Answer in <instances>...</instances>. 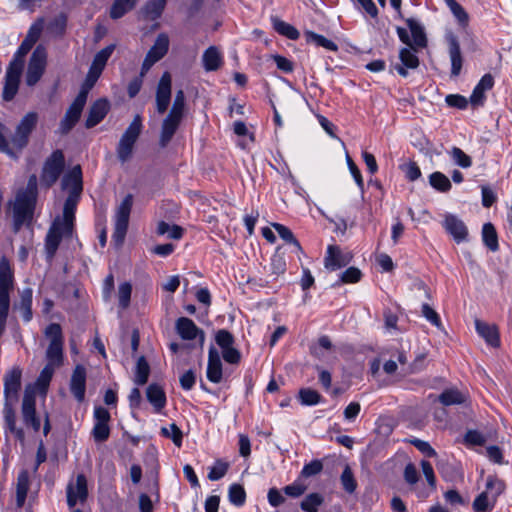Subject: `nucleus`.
Listing matches in <instances>:
<instances>
[{
	"label": "nucleus",
	"mask_w": 512,
	"mask_h": 512,
	"mask_svg": "<svg viewBox=\"0 0 512 512\" xmlns=\"http://www.w3.org/2000/svg\"><path fill=\"white\" fill-rule=\"evenodd\" d=\"M55 368L56 367H53L52 365L46 364L45 367L40 372V375L36 380V387L38 388L40 393L46 394L47 388L50 384Z\"/></svg>",
	"instance_id": "45"
},
{
	"label": "nucleus",
	"mask_w": 512,
	"mask_h": 512,
	"mask_svg": "<svg viewBox=\"0 0 512 512\" xmlns=\"http://www.w3.org/2000/svg\"><path fill=\"white\" fill-rule=\"evenodd\" d=\"M416 48L409 46V48L401 49L399 58L406 68L415 69L419 66V59L415 54Z\"/></svg>",
	"instance_id": "46"
},
{
	"label": "nucleus",
	"mask_w": 512,
	"mask_h": 512,
	"mask_svg": "<svg viewBox=\"0 0 512 512\" xmlns=\"http://www.w3.org/2000/svg\"><path fill=\"white\" fill-rule=\"evenodd\" d=\"M494 85V79L491 74H485L476 87L474 88L471 96L470 102L473 106L483 105L485 100V92L492 89Z\"/></svg>",
	"instance_id": "27"
},
{
	"label": "nucleus",
	"mask_w": 512,
	"mask_h": 512,
	"mask_svg": "<svg viewBox=\"0 0 512 512\" xmlns=\"http://www.w3.org/2000/svg\"><path fill=\"white\" fill-rule=\"evenodd\" d=\"M64 188L69 189V193L81 194L82 185V171L79 165L74 166L62 179Z\"/></svg>",
	"instance_id": "28"
},
{
	"label": "nucleus",
	"mask_w": 512,
	"mask_h": 512,
	"mask_svg": "<svg viewBox=\"0 0 512 512\" xmlns=\"http://www.w3.org/2000/svg\"><path fill=\"white\" fill-rule=\"evenodd\" d=\"M274 29L279 34H281L291 40L298 39V37L300 35L298 30L294 26L290 25L287 22L279 20V19L274 20Z\"/></svg>",
	"instance_id": "49"
},
{
	"label": "nucleus",
	"mask_w": 512,
	"mask_h": 512,
	"mask_svg": "<svg viewBox=\"0 0 512 512\" xmlns=\"http://www.w3.org/2000/svg\"><path fill=\"white\" fill-rule=\"evenodd\" d=\"M146 396L156 412L161 411L165 407L166 395L161 386L150 384L146 390Z\"/></svg>",
	"instance_id": "32"
},
{
	"label": "nucleus",
	"mask_w": 512,
	"mask_h": 512,
	"mask_svg": "<svg viewBox=\"0 0 512 512\" xmlns=\"http://www.w3.org/2000/svg\"><path fill=\"white\" fill-rule=\"evenodd\" d=\"M29 487V473L27 470H22L18 474L16 485V504L18 507H22L24 505Z\"/></svg>",
	"instance_id": "33"
},
{
	"label": "nucleus",
	"mask_w": 512,
	"mask_h": 512,
	"mask_svg": "<svg viewBox=\"0 0 512 512\" xmlns=\"http://www.w3.org/2000/svg\"><path fill=\"white\" fill-rule=\"evenodd\" d=\"M37 122L38 114L36 112H29L21 119L11 139L13 147L18 151L22 150L27 145L29 135L35 128Z\"/></svg>",
	"instance_id": "8"
},
{
	"label": "nucleus",
	"mask_w": 512,
	"mask_h": 512,
	"mask_svg": "<svg viewBox=\"0 0 512 512\" xmlns=\"http://www.w3.org/2000/svg\"><path fill=\"white\" fill-rule=\"evenodd\" d=\"M72 233L73 230L65 232L64 225L61 223L60 218L54 220L45 239V249L49 260L54 257L61 239L64 237H71Z\"/></svg>",
	"instance_id": "11"
},
{
	"label": "nucleus",
	"mask_w": 512,
	"mask_h": 512,
	"mask_svg": "<svg viewBox=\"0 0 512 512\" xmlns=\"http://www.w3.org/2000/svg\"><path fill=\"white\" fill-rule=\"evenodd\" d=\"M63 345L64 343H49L46 351L48 365L59 367L63 363Z\"/></svg>",
	"instance_id": "36"
},
{
	"label": "nucleus",
	"mask_w": 512,
	"mask_h": 512,
	"mask_svg": "<svg viewBox=\"0 0 512 512\" xmlns=\"http://www.w3.org/2000/svg\"><path fill=\"white\" fill-rule=\"evenodd\" d=\"M132 205L133 197L128 194L116 209L115 227L112 238L117 246L122 245L125 239Z\"/></svg>",
	"instance_id": "5"
},
{
	"label": "nucleus",
	"mask_w": 512,
	"mask_h": 512,
	"mask_svg": "<svg viewBox=\"0 0 512 512\" xmlns=\"http://www.w3.org/2000/svg\"><path fill=\"white\" fill-rule=\"evenodd\" d=\"M482 238L484 244L493 252L499 248L498 237L495 227L491 223H485L482 228Z\"/></svg>",
	"instance_id": "39"
},
{
	"label": "nucleus",
	"mask_w": 512,
	"mask_h": 512,
	"mask_svg": "<svg viewBox=\"0 0 512 512\" xmlns=\"http://www.w3.org/2000/svg\"><path fill=\"white\" fill-rule=\"evenodd\" d=\"M443 226L457 243L463 242L467 239L468 229L465 223L457 216L453 214H446Z\"/></svg>",
	"instance_id": "18"
},
{
	"label": "nucleus",
	"mask_w": 512,
	"mask_h": 512,
	"mask_svg": "<svg viewBox=\"0 0 512 512\" xmlns=\"http://www.w3.org/2000/svg\"><path fill=\"white\" fill-rule=\"evenodd\" d=\"M446 39L451 61V75L456 77L460 74L463 63L460 44L457 37L452 33L448 34Z\"/></svg>",
	"instance_id": "20"
},
{
	"label": "nucleus",
	"mask_w": 512,
	"mask_h": 512,
	"mask_svg": "<svg viewBox=\"0 0 512 512\" xmlns=\"http://www.w3.org/2000/svg\"><path fill=\"white\" fill-rule=\"evenodd\" d=\"M138 0H115L110 9V17L112 19H119L127 12L131 11Z\"/></svg>",
	"instance_id": "37"
},
{
	"label": "nucleus",
	"mask_w": 512,
	"mask_h": 512,
	"mask_svg": "<svg viewBox=\"0 0 512 512\" xmlns=\"http://www.w3.org/2000/svg\"><path fill=\"white\" fill-rule=\"evenodd\" d=\"M15 402H4V408H3V417L5 422L6 429L15 437L23 441L25 438V434L22 428H19L16 426V415L13 409V404Z\"/></svg>",
	"instance_id": "26"
},
{
	"label": "nucleus",
	"mask_w": 512,
	"mask_h": 512,
	"mask_svg": "<svg viewBox=\"0 0 512 512\" xmlns=\"http://www.w3.org/2000/svg\"><path fill=\"white\" fill-rule=\"evenodd\" d=\"M64 168V155L62 151L56 150L51 156L46 160L43 172H42V181L47 185H53Z\"/></svg>",
	"instance_id": "10"
},
{
	"label": "nucleus",
	"mask_w": 512,
	"mask_h": 512,
	"mask_svg": "<svg viewBox=\"0 0 512 512\" xmlns=\"http://www.w3.org/2000/svg\"><path fill=\"white\" fill-rule=\"evenodd\" d=\"M465 400V394L457 389H447L443 391L439 396V401L445 406L461 404L464 403Z\"/></svg>",
	"instance_id": "40"
},
{
	"label": "nucleus",
	"mask_w": 512,
	"mask_h": 512,
	"mask_svg": "<svg viewBox=\"0 0 512 512\" xmlns=\"http://www.w3.org/2000/svg\"><path fill=\"white\" fill-rule=\"evenodd\" d=\"M185 95L182 90L177 91L168 115L163 119L159 137V145L165 148L172 140L184 117Z\"/></svg>",
	"instance_id": "1"
},
{
	"label": "nucleus",
	"mask_w": 512,
	"mask_h": 512,
	"mask_svg": "<svg viewBox=\"0 0 512 512\" xmlns=\"http://www.w3.org/2000/svg\"><path fill=\"white\" fill-rule=\"evenodd\" d=\"M44 335L49 339V343H64L62 328L57 323L49 324L44 331Z\"/></svg>",
	"instance_id": "54"
},
{
	"label": "nucleus",
	"mask_w": 512,
	"mask_h": 512,
	"mask_svg": "<svg viewBox=\"0 0 512 512\" xmlns=\"http://www.w3.org/2000/svg\"><path fill=\"white\" fill-rule=\"evenodd\" d=\"M449 154L454 163L462 168H469L472 165L471 157L458 147H453Z\"/></svg>",
	"instance_id": "51"
},
{
	"label": "nucleus",
	"mask_w": 512,
	"mask_h": 512,
	"mask_svg": "<svg viewBox=\"0 0 512 512\" xmlns=\"http://www.w3.org/2000/svg\"><path fill=\"white\" fill-rule=\"evenodd\" d=\"M109 103L106 99H99L90 107L88 117L85 122L87 128H92L99 124L109 111Z\"/></svg>",
	"instance_id": "23"
},
{
	"label": "nucleus",
	"mask_w": 512,
	"mask_h": 512,
	"mask_svg": "<svg viewBox=\"0 0 512 512\" xmlns=\"http://www.w3.org/2000/svg\"><path fill=\"white\" fill-rule=\"evenodd\" d=\"M172 78L169 72H164L159 80L156 91V109L159 114L166 112L171 101Z\"/></svg>",
	"instance_id": "16"
},
{
	"label": "nucleus",
	"mask_w": 512,
	"mask_h": 512,
	"mask_svg": "<svg viewBox=\"0 0 512 512\" xmlns=\"http://www.w3.org/2000/svg\"><path fill=\"white\" fill-rule=\"evenodd\" d=\"M87 480L83 474L76 477L75 483H69L67 486V504L70 508L78 502H84L87 498Z\"/></svg>",
	"instance_id": "17"
},
{
	"label": "nucleus",
	"mask_w": 512,
	"mask_h": 512,
	"mask_svg": "<svg viewBox=\"0 0 512 512\" xmlns=\"http://www.w3.org/2000/svg\"><path fill=\"white\" fill-rule=\"evenodd\" d=\"M429 183L434 189L440 192H448L452 187L449 178L441 172L432 173L429 176Z\"/></svg>",
	"instance_id": "44"
},
{
	"label": "nucleus",
	"mask_w": 512,
	"mask_h": 512,
	"mask_svg": "<svg viewBox=\"0 0 512 512\" xmlns=\"http://www.w3.org/2000/svg\"><path fill=\"white\" fill-rule=\"evenodd\" d=\"M446 4L450 8L454 17L458 20V22L461 25H466L468 22V14L464 10V8L455 0H450L446 2Z\"/></svg>",
	"instance_id": "60"
},
{
	"label": "nucleus",
	"mask_w": 512,
	"mask_h": 512,
	"mask_svg": "<svg viewBox=\"0 0 512 512\" xmlns=\"http://www.w3.org/2000/svg\"><path fill=\"white\" fill-rule=\"evenodd\" d=\"M22 370L15 366L4 375V399L6 402H17L21 388Z\"/></svg>",
	"instance_id": "14"
},
{
	"label": "nucleus",
	"mask_w": 512,
	"mask_h": 512,
	"mask_svg": "<svg viewBox=\"0 0 512 512\" xmlns=\"http://www.w3.org/2000/svg\"><path fill=\"white\" fill-rule=\"evenodd\" d=\"M324 497L320 493H310L301 502L300 507L305 512H318Z\"/></svg>",
	"instance_id": "42"
},
{
	"label": "nucleus",
	"mask_w": 512,
	"mask_h": 512,
	"mask_svg": "<svg viewBox=\"0 0 512 512\" xmlns=\"http://www.w3.org/2000/svg\"><path fill=\"white\" fill-rule=\"evenodd\" d=\"M273 228L276 230V232L278 233V235L287 243H290V244H293L297 249H301V246L299 244V242L297 241V239L294 237L292 231L282 225V224H279V223H273L272 224Z\"/></svg>",
	"instance_id": "56"
},
{
	"label": "nucleus",
	"mask_w": 512,
	"mask_h": 512,
	"mask_svg": "<svg viewBox=\"0 0 512 512\" xmlns=\"http://www.w3.org/2000/svg\"><path fill=\"white\" fill-rule=\"evenodd\" d=\"M67 18L61 14L55 17L47 26V30L54 35H62L65 31Z\"/></svg>",
	"instance_id": "59"
},
{
	"label": "nucleus",
	"mask_w": 512,
	"mask_h": 512,
	"mask_svg": "<svg viewBox=\"0 0 512 512\" xmlns=\"http://www.w3.org/2000/svg\"><path fill=\"white\" fill-rule=\"evenodd\" d=\"M157 234H167L171 239H180L183 235V229L178 225H170L167 222L161 221L157 225Z\"/></svg>",
	"instance_id": "47"
},
{
	"label": "nucleus",
	"mask_w": 512,
	"mask_h": 512,
	"mask_svg": "<svg viewBox=\"0 0 512 512\" xmlns=\"http://www.w3.org/2000/svg\"><path fill=\"white\" fill-rule=\"evenodd\" d=\"M166 6V0H150L142 8V14L147 20L158 19Z\"/></svg>",
	"instance_id": "35"
},
{
	"label": "nucleus",
	"mask_w": 512,
	"mask_h": 512,
	"mask_svg": "<svg viewBox=\"0 0 512 512\" xmlns=\"http://www.w3.org/2000/svg\"><path fill=\"white\" fill-rule=\"evenodd\" d=\"M132 286L129 282H123L118 287V301L122 309L128 308L130 304Z\"/></svg>",
	"instance_id": "55"
},
{
	"label": "nucleus",
	"mask_w": 512,
	"mask_h": 512,
	"mask_svg": "<svg viewBox=\"0 0 512 512\" xmlns=\"http://www.w3.org/2000/svg\"><path fill=\"white\" fill-rule=\"evenodd\" d=\"M307 488V485H305L301 477H299L292 484L285 486L283 491L289 497L298 498L306 492Z\"/></svg>",
	"instance_id": "53"
},
{
	"label": "nucleus",
	"mask_w": 512,
	"mask_h": 512,
	"mask_svg": "<svg viewBox=\"0 0 512 512\" xmlns=\"http://www.w3.org/2000/svg\"><path fill=\"white\" fill-rule=\"evenodd\" d=\"M47 61L46 49L39 45L33 51L26 73V83L28 86H34L42 77Z\"/></svg>",
	"instance_id": "6"
},
{
	"label": "nucleus",
	"mask_w": 512,
	"mask_h": 512,
	"mask_svg": "<svg viewBox=\"0 0 512 512\" xmlns=\"http://www.w3.org/2000/svg\"><path fill=\"white\" fill-rule=\"evenodd\" d=\"M169 37L165 33H160L153 46L149 49L141 66V77H144L151 67L160 61L168 52Z\"/></svg>",
	"instance_id": "7"
},
{
	"label": "nucleus",
	"mask_w": 512,
	"mask_h": 512,
	"mask_svg": "<svg viewBox=\"0 0 512 512\" xmlns=\"http://www.w3.org/2000/svg\"><path fill=\"white\" fill-rule=\"evenodd\" d=\"M22 420L26 427L31 428L34 432L40 430V419L36 414L35 396L28 390L25 391L21 405Z\"/></svg>",
	"instance_id": "13"
},
{
	"label": "nucleus",
	"mask_w": 512,
	"mask_h": 512,
	"mask_svg": "<svg viewBox=\"0 0 512 512\" xmlns=\"http://www.w3.org/2000/svg\"><path fill=\"white\" fill-rule=\"evenodd\" d=\"M142 118L136 115L125 132L122 134L116 148L117 157L120 162H127L133 154L134 145L142 132Z\"/></svg>",
	"instance_id": "4"
},
{
	"label": "nucleus",
	"mask_w": 512,
	"mask_h": 512,
	"mask_svg": "<svg viewBox=\"0 0 512 512\" xmlns=\"http://www.w3.org/2000/svg\"><path fill=\"white\" fill-rule=\"evenodd\" d=\"M361 278V271L358 268L350 267L341 273L340 280L334 285H339L342 283H356Z\"/></svg>",
	"instance_id": "62"
},
{
	"label": "nucleus",
	"mask_w": 512,
	"mask_h": 512,
	"mask_svg": "<svg viewBox=\"0 0 512 512\" xmlns=\"http://www.w3.org/2000/svg\"><path fill=\"white\" fill-rule=\"evenodd\" d=\"M176 331L184 340H194L199 334L204 339L203 332L196 326L193 320L187 317H180L176 321Z\"/></svg>",
	"instance_id": "25"
},
{
	"label": "nucleus",
	"mask_w": 512,
	"mask_h": 512,
	"mask_svg": "<svg viewBox=\"0 0 512 512\" xmlns=\"http://www.w3.org/2000/svg\"><path fill=\"white\" fill-rule=\"evenodd\" d=\"M486 442V437L477 430H468L464 436V443L468 446H482Z\"/></svg>",
	"instance_id": "61"
},
{
	"label": "nucleus",
	"mask_w": 512,
	"mask_h": 512,
	"mask_svg": "<svg viewBox=\"0 0 512 512\" xmlns=\"http://www.w3.org/2000/svg\"><path fill=\"white\" fill-rule=\"evenodd\" d=\"M110 428L108 424L95 423L92 429V436L96 442H104L109 438Z\"/></svg>",
	"instance_id": "64"
},
{
	"label": "nucleus",
	"mask_w": 512,
	"mask_h": 512,
	"mask_svg": "<svg viewBox=\"0 0 512 512\" xmlns=\"http://www.w3.org/2000/svg\"><path fill=\"white\" fill-rule=\"evenodd\" d=\"M114 50H115V44H110V45L106 46L105 48L101 49L94 56V59L92 61L90 68L102 73V71L104 70V68L106 66L108 59L111 57Z\"/></svg>",
	"instance_id": "38"
},
{
	"label": "nucleus",
	"mask_w": 512,
	"mask_h": 512,
	"mask_svg": "<svg viewBox=\"0 0 512 512\" xmlns=\"http://www.w3.org/2000/svg\"><path fill=\"white\" fill-rule=\"evenodd\" d=\"M299 398L303 405L312 406L321 401V395L313 389L303 388L299 391Z\"/></svg>",
	"instance_id": "52"
},
{
	"label": "nucleus",
	"mask_w": 512,
	"mask_h": 512,
	"mask_svg": "<svg viewBox=\"0 0 512 512\" xmlns=\"http://www.w3.org/2000/svg\"><path fill=\"white\" fill-rule=\"evenodd\" d=\"M70 391L77 401L82 402L86 391V369L82 365H76L70 380Z\"/></svg>",
	"instance_id": "19"
},
{
	"label": "nucleus",
	"mask_w": 512,
	"mask_h": 512,
	"mask_svg": "<svg viewBox=\"0 0 512 512\" xmlns=\"http://www.w3.org/2000/svg\"><path fill=\"white\" fill-rule=\"evenodd\" d=\"M340 480L347 493H353L356 490L357 483L349 466L344 468Z\"/></svg>",
	"instance_id": "57"
},
{
	"label": "nucleus",
	"mask_w": 512,
	"mask_h": 512,
	"mask_svg": "<svg viewBox=\"0 0 512 512\" xmlns=\"http://www.w3.org/2000/svg\"><path fill=\"white\" fill-rule=\"evenodd\" d=\"M229 501L235 506H242L246 500V492L240 484H232L228 491Z\"/></svg>",
	"instance_id": "48"
},
{
	"label": "nucleus",
	"mask_w": 512,
	"mask_h": 512,
	"mask_svg": "<svg viewBox=\"0 0 512 512\" xmlns=\"http://www.w3.org/2000/svg\"><path fill=\"white\" fill-rule=\"evenodd\" d=\"M32 298L33 290L27 287L20 292L19 302L14 304V309L21 312L22 318L25 322H30L33 317Z\"/></svg>",
	"instance_id": "30"
},
{
	"label": "nucleus",
	"mask_w": 512,
	"mask_h": 512,
	"mask_svg": "<svg viewBox=\"0 0 512 512\" xmlns=\"http://www.w3.org/2000/svg\"><path fill=\"white\" fill-rule=\"evenodd\" d=\"M306 41L308 43H313L316 46L324 47L329 51H337L338 46L333 41L327 39L326 37L319 35L315 32L308 31L305 33Z\"/></svg>",
	"instance_id": "43"
},
{
	"label": "nucleus",
	"mask_w": 512,
	"mask_h": 512,
	"mask_svg": "<svg viewBox=\"0 0 512 512\" xmlns=\"http://www.w3.org/2000/svg\"><path fill=\"white\" fill-rule=\"evenodd\" d=\"M86 104L85 92L78 93L72 104L67 109L63 119L59 125V132L61 134H67L76 125L80 119L83 108Z\"/></svg>",
	"instance_id": "9"
},
{
	"label": "nucleus",
	"mask_w": 512,
	"mask_h": 512,
	"mask_svg": "<svg viewBox=\"0 0 512 512\" xmlns=\"http://www.w3.org/2000/svg\"><path fill=\"white\" fill-rule=\"evenodd\" d=\"M79 198L80 194L69 193V196L64 203L63 217L60 218V221L64 225L65 232H69L74 228L75 210Z\"/></svg>",
	"instance_id": "22"
},
{
	"label": "nucleus",
	"mask_w": 512,
	"mask_h": 512,
	"mask_svg": "<svg viewBox=\"0 0 512 512\" xmlns=\"http://www.w3.org/2000/svg\"><path fill=\"white\" fill-rule=\"evenodd\" d=\"M407 25L410 29V32H411V36H412V47H415V48H423L426 46V43H427V39H426V35L424 33V30L423 28L421 27V25L413 20V19H407Z\"/></svg>",
	"instance_id": "34"
},
{
	"label": "nucleus",
	"mask_w": 512,
	"mask_h": 512,
	"mask_svg": "<svg viewBox=\"0 0 512 512\" xmlns=\"http://www.w3.org/2000/svg\"><path fill=\"white\" fill-rule=\"evenodd\" d=\"M504 489L505 484L502 480L495 476H488L485 490L473 501V510L475 512H491Z\"/></svg>",
	"instance_id": "3"
},
{
	"label": "nucleus",
	"mask_w": 512,
	"mask_h": 512,
	"mask_svg": "<svg viewBox=\"0 0 512 512\" xmlns=\"http://www.w3.org/2000/svg\"><path fill=\"white\" fill-rule=\"evenodd\" d=\"M323 469V464L320 460H313L303 466L300 477L308 478L319 474Z\"/></svg>",
	"instance_id": "63"
},
{
	"label": "nucleus",
	"mask_w": 512,
	"mask_h": 512,
	"mask_svg": "<svg viewBox=\"0 0 512 512\" xmlns=\"http://www.w3.org/2000/svg\"><path fill=\"white\" fill-rule=\"evenodd\" d=\"M202 62L206 71H216L222 66L223 58L217 47L210 46L204 51Z\"/></svg>",
	"instance_id": "31"
},
{
	"label": "nucleus",
	"mask_w": 512,
	"mask_h": 512,
	"mask_svg": "<svg viewBox=\"0 0 512 512\" xmlns=\"http://www.w3.org/2000/svg\"><path fill=\"white\" fill-rule=\"evenodd\" d=\"M206 374L212 383H220L222 380V362L219 352L214 347L209 349Z\"/></svg>",
	"instance_id": "21"
},
{
	"label": "nucleus",
	"mask_w": 512,
	"mask_h": 512,
	"mask_svg": "<svg viewBox=\"0 0 512 512\" xmlns=\"http://www.w3.org/2000/svg\"><path fill=\"white\" fill-rule=\"evenodd\" d=\"M36 203V193L33 189L21 190L16 194L14 201L10 202L13 213L14 231L18 232L24 224L30 223Z\"/></svg>",
	"instance_id": "2"
},
{
	"label": "nucleus",
	"mask_w": 512,
	"mask_h": 512,
	"mask_svg": "<svg viewBox=\"0 0 512 512\" xmlns=\"http://www.w3.org/2000/svg\"><path fill=\"white\" fill-rule=\"evenodd\" d=\"M150 374V367L146 359L141 356L136 363L134 382L142 386L147 383Z\"/></svg>",
	"instance_id": "41"
},
{
	"label": "nucleus",
	"mask_w": 512,
	"mask_h": 512,
	"mask_svg": "<svg viewBox=\"0 0 512 512\" xmlns=\"http://www.w3.org/2000/svg\"><path fill=\"white\" fill-rule=\"evenodd\" d=\"M20 62L10 63L5 76V84L3 88L2 98L5 101H11L18 92L19 81L21 76Z\"/></svg>",
	"instance_id": "15"
},
{
	"label": "nucleus",
	"mask_w": 512,
	"mask_h": 512,
	"mask_svg": "<svg viewBox=\"0 0 512 512\" xmlns=\"http://www.w3.org/2000/svg\"><path fill=\"white\" fill-rule=\"evenodd\" d=\"M229 465L226 462L217 460L215 464L210 468L208 473V479L211 481H217L225 476Z\"/></svg>",
	"instance_id": "58"
},
{
	"label": "nucleus",
	"mask_w": 512,
	"mask_h": 512,
	"mask_svg": "<svg viewBox=\"0 0 512 512\" xmlns=\"http://www.w3.org/2000/svg\"><path fill=\"white\" fill-rule=\"evenodd\" d=\"M350 258L342 253L339 247L330 245L324 258V265L327 269L335 271L346 266Z\"/></svg>",
	"instance_id": "24"
},
{
	"label": "nucleus",
	"mask_w": 512,
	"mask_h": 512,
	"mask_svg": "<svg viewBox=\"0 0 512 512\" xmlns=\"http://www.w3.org/2000/svg\"><path fill=\"white\" fill-rule=\"evenodd\" d=\"M161 434L170 438L177 447H181L183 434L175 423L170 424L168 427H162Z\"/></svg>",
	"instance_id": "50"
},
{
	"label": "nucleus",
	"mask_w": 512,
	"mask_h": 512,
	"mask_svg": "<svg viewBox=\"0 0 512 512\" xmlns=\"http://www.w3.org/2000/svg\"><path fill=\"white\" fill-rule=\"evenodd\" d=\"M475 328L477 333L492 347H498L500 344L499 333L496 325L476 320Z\"/></svg>",
	"instance_id": "29"
},
{
	"label": "nucleus",
	"mask_w": 512,
	"mask_h": 512,
	"mask_svg": "<svg viewBox=\"0 0 512 512\" xmlns=\"http://www.w3.org/2000/svg\"><path fill=\"white\" fill-rule=\"evenodd\" d=\"M215 341L222 349L223 358L227 363L237 364L240 361V352L233 347L234 337L229 331L225 329L219 330L216 333Z\"/></svg>",
	"instance_id": "12"
}]
</instances>
